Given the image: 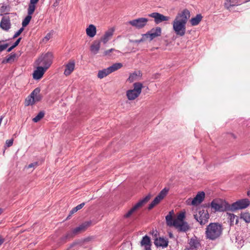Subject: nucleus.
<instances>
[{"instance_id":"1","label":"nucleus","mask_w":250,"mask_h":250,"mask_svg":"<svg viewBox=\"0 0 250 250\" xmlns=\"http://www.w3.org/2000/svg\"><path fill=\"white\" fill-rule=\"evenodd\" d=\"M190 16L187 9L177 13L172 22L173 30L176 35L182 37L186 32V24Z\"/></svg>"},{"instance_id":"17","label":"nucleus","mask_w":250,"mask_h":250,"mask_svg":"<svg viewBox=\"0 0 250 250\" xmlns=\"http://www.w3.org/2000/svg\"><path fill=\"white\" fill-rule=\"evenodd\" d=\"M0 27L5 31H8L11 27V22L9 17H3L1 19Z\"/></svg>"},{"instance_id":"33","label":"nucleus","mask_w":250,"mask_h":250,"mask_svg":"<svg viewBox=\"0 0 250 250\" xmlns=\"http://www.w3.org/2000/svg\"><path fill=\"white\" fill-rule=\"evenodd\" d=\"M110 74L107 68L99 71L97 77L100 79H103Z\"/></svg>"},{"instance_id":"46","label":"nucleus","mask_w":250,"mask_h":250,"mask_svg":"<svg viewBox=\"0 0 250 250\" xmlns=\"http://www.w3.org/2000/svg\"><path fill=\"white\" fill-rule=\"evenodd\" d=\"M143 41H144V39L143 38H142L141 39L138 40H130V42H133V43H139L143 42Z\"/></svg>"},{"instance_id":"12","label":"nucleus","mask_w":250,"mask_h":250,"mask_svg":"<svg viewBox=\"0 0 250 250\" xmlns=\"http://www.w3.org/2000/svg\"><path fill=\"white\" fill-rule=\"evenodd\" d=\"M162 29L160 27H157L152 28L149 31L143 35V37L149 38L150 41H152L154 38L159 37L161 35Z\"/></svg>"},{"instance_id":"39","label":"nucleus","mask_w":250,"mask_h":250,"mask_svg":"<svg viewBox=\"0 0 250 250\" xmlns=\"http://www.w3.org/2000/svg\"><path fill=\"white\" fill-rule=\"evenodd\" d=\"M37 88L39 90L38 93H37L36 95H34L33 96L34 104L36 102L40 101L42 99V96L40 94V89L39 88Z\"/></svg>"},{"instance_id":"53","label":"nucleus","mask_w":250,"mask_h":250,"mask_svg":"<svg viewBox=\"0 0 250 250\" xmlns=\"http://www.w3.org/2000/svg\"><path fill=\"white\" fill-rule=\"evenodd\" d=\"M169 236L170 238H173V235L171 232H169Z\"/></svg>"},{"instance_id":"42","label":"nucleus","mask_w":250,"mask_h":250,"mask_svg":"<svg viewBox=\"0 0 250 250\" xmlns=\"http://www.w3.org/2000/svg\"><path fill=\"white\" fill-rule=\"evenodd\" d=\"M227 214L229 215V219L230 223L231 224V223H233L235 217H236V215H235L233 214H231V213H228Z\"/></svg>"},{"instance_id":"13","label":"nucleus","mask_w":250,"mask_h":250,"mask_svg":"<svg viewBox=\"0 0 250 250\" xmlns=\"http://www.w3.org/2000/svg\"><path fill=\"white\" fill-rule=\"evenodd\" d=\"M149 17L154 19V22L156 24H159L165 21H168L170 19V17L166 16L158 12H153L148 15Z\"/></svg>"},{"instance_id":"2","label":"nucleus","mask_w":250,"mask_h":250,"mask_svg":"<svg viewBox=\"0 0 250 250\" xmlns=\"http://www.w3.org/2000/svg\"><path fill=\"white\" fill-rule=\"evenodd\" d=\"M222 226L218 223H210L206 229L205 236L207 239L215 240L219 238L222 233Z\"/></svg>"},{"instance_id":"55","label":"nucleus","mask_w":250,"mask_h":250,"mask_svg":"<svg viewBox=\"0 0 250 250\" xmlns=\"http://www.w3.org/2000/svg\"><path fill=\"white\" fill-rule=\"evenodd\" d=\"M2 211H3L2 209L0 208V215L2 213Z\"/></svg>"},{"instance_id":"18","label":"nucleus","mask_w":250,"mask_h":250,"mask_svg":"<svg viewBox=\"0 0 250 250\" xmlns=\"http://www.w3.org/2000/svg\"><path fill=\"white\" fill-rule=\"evenodd\" d=\"M179 231L186 232L189 229L187 222L184 221L175 224L174 226Z\"/></svg>"},{"instance_id":"51","label":"nucleus","mask_w":250,"mask_h":250,"mask_svg":"<svg viewBox=\"0 0 250 250\" xmlns=\"http://www.w3.org/2000/svg\"><path fill=\"white\" fill-rule=\"evenodd\" d=\"M4 240L0 236V246L3 244L4 242Z\"/></svg>"},{"instance_id":"22","label":"nucleus","mask_w":250,"mask_h":250,"mask_svg":"<svg viewBox=\"0 0 250 250\" xmlns=\"http://www.w3.org/2000/svg\"><path fill=\"white\" fill-rule=\"evenodd\" d=\"M241 4L240 0H226L224 3V6L227 9L231 7L239 5Z\"/></svg>"},{"instance_id":"14","label":"nucleus","mask_w":250,"mask_h":250,"mask_svg":"<svg viewBox=\"0 0 250 250\" xmlns=\"http://www.w3.org/2000/svg\"><path fill=\"white\" fill-rule=\"evenodd\" d=\"M47 69L42 66H38L33 74V77L35 80L41 79Z\"/></svg>"},{"instance_id":"23","label":"nucleus","mask_w":250,"mask_h":250,"mask_svg":"<svg viewBox=\"0 0 250 250\" xmlns=\"http://www.w3.org/2000/svg\"><path fill=\"white\" fill-rule=\"evenodd\" d=\"M154 244L157 247H162L163 248L166 247L168 245V241L167 240L160 237L159 238H155L154 241Z\"/></svg>"},{"instance_id":"24","label":"nucleus","mask_w":250,"mask_h":250,"mask_svg":"<svg viewBox=\"0 0 250 250\" xmlns=\"http://www.w3.org/2000/svg\"><path fill=\"white\" fill-rule=\"evenodd\" d=\"M86 33L87 35L90 37H94L96 34V28L93 24H90L86 29Z\"/></svg>"},{"instance_id":"26","label":"nucleus","mask_w":250,"mask_h":250,"mask_svg":"<svg viewBox=\"0 0 250 250\" xmlns=\"http://www.w3.org/2000/svg\"><path fill=\"white\" fill-rule=\"evenodd\" d=\"M113 32L114 30L111 29L108 30L105 33L102 39V41L104 43H106L111 39V38L113 36Z\"/></svg>"},{"instance_id":"29","label":"nucleus","mask_w":250,"mask_h":250,"mask_svg":"<svg viewBox=\"0 0 250 250\" xmlns=\"http://www.w3.org/2000/svg\"><path fill=\"white\" fill-rule=\"evenodd\" d=\"M123 66V64L122 63L117 62L115 63L112 64L111 66L107 67V69L110 73H111L119 69H120Z\"/></svg>"},{"instance_id":"54","label":"nucleus","mask_w":250,"mask_h":250,"mask_svg":"<svg viewBox=\"0 0 250 250\" xmlns=\"http://www.w3.org/2000/svg\"><path fill=\"white\" fill-rule=\"evenodd\" d=\"M145 248V250H151V248L149 247H147L146 248Z\"/></svg>"},{"instance_id":"4","label":"nucleus","mask_w":250,"mask_h":250,"mask_svg":"<svg viewBox=\"0 0 250 250\" xmlns=\"http://www.w3.org/2000/svg\"><path fill=\"white\" fill-rule=\"evenodd\" d=\"M210 207L213 212L229 211V204L225 201L215 199L210 203Z\"/></svg>"},{"instance_id":"40","label":"nucleus","mask_w":250,"mask_h":250,"mask_svg":"<svg viewBox=\"0 0 250 250\" xmlns=\"http://www.w3.org/2000/svg\"><path fill=\"white\" fill-rule=\"evenodd\" d=\"M85 205V203H82L81 204H80V205H78V206H77L76 207H75L74 208H73L71 211V214H73L76 212H77L78 210L81 209Z\"/></svg>"},{"instance_id":"50","label":"nucleus","mask_w":250,"mask_h":250,"mask_svg":"<svg viewBox=\"0 0 250 250\" xmlns=\"http://www.w3.org/2000/svg\"><path fill=\"white\" fill-rule=\"evenodd\" d=\"M60 1H57V0H55V2L53 3V6L54 7H56L59 5V3Z\"/></svg>"},{"instance_id":"15","label":"nucleus","mask_w":250,"mask_h":250,"mask_svg":"<svg viewBox=\"0 0 250 250\" xmlns=\"http://www.w3.org/2000/svg\"><path fill=\"white\" fill-rule=\"evenodd\" d=\"M205 194L203 191L199 192L196 196L191 200V205L196 206L201 204L205 198Z\"/></svg>"},{"instance_id":"11","label":"nucleus","mask_w":250,"mask_h":250,"mask_svg":"<svg viewBox=\"0 0 250 250\" xmlns=\"http://www.w3.org/2000/svg\"><path fill=\"white\" fill-rule=\"evenodd\" d=\"M148 19L145 18H140L130 21L128 22V24L137 29L144 28L147 23Z\"/></svg>"},{"instance_id":"35","label":"nucleus","mask_w":250,"mask_h":250,"mask_svg":"<svg viewBox=\"0 0 250 250\" xmlns=\"http://www.w3.org/2000/svg\"><path fill=\"white\" fill-rule=\"evenodd\" d=\"M39 0H30V3L28 5V9L35 11L36 9V4Z\"/></svg>"},{"instance_id":"9","label":"nucleus","mask_w":250,"mask_h":250,"mask_svg":"<svg viewBox=\"0 0 250 250\" xmlns=\"http://www.w3.org/2000/svg\"><path fill=\"white\" fill-rule=\"evenodd\" d=\"M194 217L201 225H204L208 222L209 215L208 211L202 209L194 214Z\"/></svg>"},{"instance_id":"6","label":"nucleus","mask_w":250,"mask_h":250,"mask_svg":"<svg viewBox=\"0 0 250 250\" xmlns=\"http://www.w3.org/2000/svg\"><path fill=\"white\" fill-rule=\"evenodd\" d=\"M91 222L90 221L85 222L81 225L74 229L72 231L67 232L65 235L62 237L63 241L66 240L73 237L75 235L81 232L84 231L90 225Z\"/></svg>"},{"instance_id":"56","label":"nucleus","mask_w":250,"mask_h":250,"mask_svg":"<svg viewBox=\"0 0 250 250\" xmlns=\"http://www.w3.org/2000/svg\"><path fill=\"white\" fill-rule=\"evenodd\" d=\"M247 194L248 196H250V191H248Z\"/></svg>"},{"instance_id":"25","label":"nucleus","mask_w":250,"mask_h":250,"mask_svg":"<svg viewBox=\"0 0 250 250\" xmlns=\"http://www.w3.org/2000/svg\"><path fill=\"white\" fill-rule=\"evenodd\" d=\"M34 12V11H32L29 9H27V16L24 18V19L22 21V27L26 26L29 23L30 21L32 18V15Z\"/></svg>"},{"instance_id":"57","label":"nucleus","mask_w":250,"mask_h":250,"mask_svg":"<svg viewBox=\"0 0 250 250\" xmlns=\"http://www.w3.org/2000/svg\"><path fill=\"white\" fill-rule=\"evenodd\" d=\"M185 250H191V249H190L189 248H186L185 249Z\"/></svg>"},{"instance_id":"48","label":"nucleus","mask_w":250,"mask_h":250,"mask_svg":"<svg viewBox=\"0 0 250 250\" xmlns=\"http://www.w3.org/2000/svg\"><path fill=\"white\" fill-rule=\"evenodd\" d=\"M21 38H19L13 44V45L15 47H16L20 43L21 40Z\"/></svg>"},{"instance_id":"21","label":"nucleus","mask_w":250,"mask_h":250,"mask_svg":"<svg viewBox=\"0 0 250 250\" xmlns=\"http://www.w3.org/2000/svg\"><path fill=\"white\" fill-rule=\"evenodd\" d=\"M39 90L38 88H35L30 94V95L28 96V97L25 99V105L26 106H28L29 105H33L34 104V95H36L38 93Z\"/></svg>"},{"instance_id":"58","label":"nucleus","mask_w":250,"mask_h":250,"mask_svg":"<svg viewBox=\"0 0 250 250\" xmlns=\"http://www.w3.org/2000/svg\"><path fill=\"white\" fill-rule=\"evenodd\" d=\"M4 8H6V7H4V6H2L1 7V8H2V9H4Z\"/></svg>"},{"instance_id":"59","label":"nucleus","mask_w":250,"mask_h":250,"mask_svg":"<svg viewBox=\"0 0 250 250\" xmlns=\"http://www.w3.org/2000/svg\"><path fill=\"white\" fill-rule=\"evenodd\" d=\"M237 223H238V219L237 218L236 221V224H237Z\"/></svg>"},{"instance_id":"49","label":"nucleus","mask_w":250,"mask_h":250,"mask_svg":"<svg viewBox=\"0 0 250 250\" xmlns=\"http://www.w3.org/2000/svg\"><path fill=\"white\" fill-rule=\"evenodd\" d=\"M37 165V163H31L30 164H29L28 166V168H31V167H34L35 166H36Z\"/></svg>"},{"instance_id":"10","label":"nucleus","mask_w":250,"mask_h":250,"mask_svg":"<svg viewBox=\"0 0 250 250\" xmlns=\"http://www.w3.org/2000/svg\"><path fill=\"white\" fill-rule=\"evenodd\" d=\"M169 191V188H165L163 189L159 194L154 198V199L151 202V203L149 205L148 207V209H151L153 208H154L156 205L158 204L160 201L164 198V197L167 195L168 192Z\"/></svg>"},{"instance_id":"34","label":"nucleus","mask_w":250,"mask_h":250,"mask_svg":"<svg viewBox=\"0 0 250 250\" xmlns=\"http://www.w3.org/2000/svg\"><path fill=\"white\" fill-rule=\"evenodd\" d=\"M240 218L247 223L250 222V213L248 212L241 213Z\"/></svg>"},{"instance_id":"41","label":"nucleus","mask_w":250,"mask_h":250,"mask_svg":"<svg viewBox=\"0 0 250 250\" xmlns=\"http://www.w3.org/2000/svg\"><path fill=\"white\" fill-rule=\"evenodd\" d=\"M24 30V28L22 27H21L17 32H16L15 34L14 35L13 38L15 39L17 37H18L20 35V34L22 32V31Z\"/></svg>"},{"instance_id":"36","label":"nucleus","mask_w":250,"mask_h":250,"mask_svg":"<svg viewBox=\"0 0 250 250\" xmlns=\"http://www.w3.org/2000/svg\"><path fill=\"white\" fill-rule=\"evenodd\" d=\"M185 218V213L182 212L179 214L176 219H175V224L177 223L184 222V220Z\"/></svg>"},{"instance_id":"19","label":"nucleus","mask_w":250,"mask_h":250,"mask_svg":"<svg viewBox=\"0 0 250 250\" xmlns=\"http://www.w3.org/2000/svg\"><path fill=\"white\" fill-rule=\"evenodd\" d=\"M174 214L173 210H171L168 214L166 216V224L167 226L174 227L175 225V219H173Z\"/></svg>"},{"instance_id":"47","label":"nucleus","mask_w":250,"mask_h":250,"mask_svg":"<svg viewBox=\"0 0 250 250\" xmlns=\"http://www.w3.org/2000/svg\"><path fill=\"white\" fill-rule=\"evenodd\" d=\"M51 38V34L48 33L43 39V41L45 40L46 41H48Z\"/></svg>"},{"instance_id":"28","label":"nucleus","mask_w":250,"mask_h":250,"mask_svg":"<svg viewBox=\"0 0 250 250\" xmlns=\"http://www.w3.org/2000/svg\"><path fill=\"white\" fill-rule=\"evenodd\" d=\"M202 16L201 14H197L195 17L192 18L190 20V22L192 26L198 25L202 19Z\"/></svg>"},{"instance_id":"52","label":"nucleus","mask_w":250,"mask_h":250,"mask_svg":"<svg viewBox=\"0 0 250 250\" xmlns=\"http://www.w3.org/2000/svg\"><path fill=\"white\" fill-rule=\"evenodd\" d=\"M15 48V47L12 45L10 47H9L8 49H7V52H10L13 49H14Z\"/></svg>"},{"instance_id":"3","label":"nucleus","mask_w":250,"mask_h":250,"mask_svg":"<svg viewBox=\"0 0 250 250\" xmlns=\"http://www.w3.org/2000/svg\"><path fill=\"white\" fill-rule=\"evenodd\" d=\"M53 58V54L50 52L42 54L36 60L35 64L48 69L52 63Z\"/></svg>"},{"instance_id":"45","label":"nucleus","mask_w":250,"mask_h":250,"mask_svg":"<svg viewBox=\"0 0 250 250\" xmlns=\"http://www.w3.org/2000/svg\"><path fill=\"white\" fill-rule=\"evenodd\" d=\"M150 234H151L152 235H153L155 237V238H156L157 237L158 233V231L156 230H153V229L150 232Z\"/></svg>"},{"instance_id":"43","label":"nucleus","mask_w":250,"mask_h":250,"mask_svg":"<svg viewBox=\"0 0 250 250\" xmlns=\"http://www.w3.org/2000/svg\"><path fill=\"white\" fill-rule=\"evenodd\" d=\"M13 141L14 140L13 139L6 140V141L5 142L6 146L7 147H10V146H12L13 144Z\"/></svg>"},{"instance_id":"7","label":"nucleus","mask_w":250,"mask_h":250,"mask_svg":"<svg viewBox=\"0 0 250 250\" xmlns=\"http://www.w3.org/2000/svg\"><path fill=\"white\" fill-rule=\"evenodd\" d=\"M150 198V196L148 195L140 200L124 215V218H128L130 217L135 211L146 204L149 200Z\"/></svg>"},{"instance_id":"5","label":"nucleus","mask_w":250,"mask_h":250,"mask_svg":"<svg viewBox=\"0 0 250 250\" xmlns=\"http://www.w3.org/2000/svg\"><path fill=\"white\" fill-rule=\"evenodd\" d=\"M133 88L126 91V96L129 101H133L137 98L141 94L143 87V84L140 82L134 83Z\"/></svg>"},{"instance_id":"8","label":"nucleus","mask_w":250,"mask_h":250,"mask_svg":"<svg viewBox=\"0 0 250 250\" xmlns=\"http://www.w3.org/2000/svg\"><path fill=\"white\" fill-rule=\"evenodd\" d=\"M250 200L247 198L239 200L231 205H229V211H234L236 210L246 208L250 205Z\"/></svg>"},{"instance_id":"27","label":"nucleus","mask_w":250,"mask_h":250,"mask_svg":"<svg viewBox=\"0 0 250 250\" xmlns=\"http://www.w3.org/2000/svg\"><path fill=\"white\" fill-rule=\"evenodd\" d=\"M140 244L141 246H144L145 248H146L147 247H151V244L150 237L147 235H145L143 237V238L140 242Z\"/></svg>"},{"instance_id":"30","label":"nucleus","mask_w":250,"mask_h":250,"mask_svg":"<svg viewBox=\"0 0 250 250\" xmlns=\"http://www.w3.org/2000/svg\"><path fill=\"white\" fill-rule=\"evenodd\" d=\"M141 75V73L140 71L134 72L130 74L128 78L127 79V81L129 83H132L133 82L138 80V77H139Z\"/></svg>"},{"instance_id":"38","label":"nucleus","mask_w":250,"mask_h":250,"mask_svg":"<svg viewBox=\"0 0 250 250\" xmlns=\"http://www.w3.org/2000/svg\"><path fill=\"white\" fill-rule=\"evenodd\" d=\"M115 52V53H120V51L117 50H116L114 48H111V49H110L109 50H105L104 51V56H110V53L111 52Z\"/></svg>"},{"instance_id":"16","label":"nucleus","mask_w":250,"mask_h":250,"mask_svg":"<svg viewBox=\"0 0 250 250\" xmlns=\"http://www.w3.org/2000/svg\"><path fill=\"white\" fill-rule=\"evenodd\" d=\"M75 61H69L65 65V69L64 71V75L67 76L70 75L75 69Z\"/></svg>"},{"instance_id":"20","label":"nucleus","mask_w":250,"mask_h":250,"mask_svg":"<svg viewBox=\"0 0 250 250\" xmlns=\"http://www.w3.org/2000/svg\"><path fill=\"white\" fill-rule=\"evenodd\" d=\"M188 243L190 247L189 249L192 250H196L201 246L200 243L196 237L191 238L189 240Z\"/></svg>"},{"instance_id":"31","label":"nucleus","mask_w":250,"mask_h":250,"mask_svg":"<svg viewBox=\"0 0 250 250\" xmlns=\"http://www.w3.org/2000/svg\"><path fill=\"white\" fill-rule=\"evenodd\" d=\"M100 48V42H95L92 44L90 47L91 51L94 54H96Z\"/></svg>"},{"instance_id":"44","label":"nucleus","mask_w":250,"mask_h":250,"mask_svg":"<svg viewBox=\"0 0 250 250\" xmlns=\"http://www.w3.org/2000/svg\"><path fill=\"white\" fill-rule=\"evenodd\" d=\"M8 46V43H5L4 44H0V52H2V51L4 50L5 49L7 48V47Z\"/></svg>"},{"instance_id":"32","label":"nucleus","mask_w":250,"mask_h":250,"mask_svg":"<svg viewBox=\"0 0 250 250\" xmlns=\"http://www.w3.org/2000/svg\"><path fill=\"white\" fill-rule=\"evenodd\" d=\"M17 54L15 53H11L9 56H8L5 59L2 61L3 63H9L14 62Z\"/></svg>"},{"instance_id":"37","label":"nucleus","mask_w":250,"mask_h":250,"mask_svg":"<svg viewBox=\"0 0 250 250\" xmlns=\"http://www.w3.org/2000/svg\"><path fill=\"white\" fill-rule=\"evenodd\" d=\"M44 116V113L43 111L40 112L38 115L33 119V121L37 123L41 120Z\"/></svg>"}]
</instances>
